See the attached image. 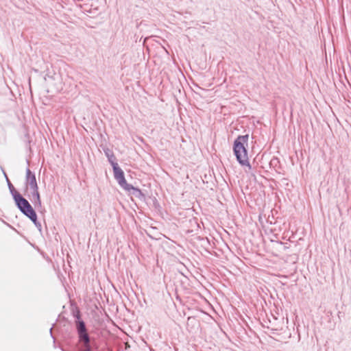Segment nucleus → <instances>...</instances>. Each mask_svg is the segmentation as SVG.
I'll list each match as a JSON object with an SVG mask.
<instances>
[{"label":"nucleus","mask_w":351,"mask_h":351,"mask_svg":"<svg viewBox=\"0 0 351 351\" xmlns=\"http://www.w3.org/2000/svg\"><path fill=\"white\" fill-rule=\"evenodd\" d=\"M104 153H105V155L106 156V157L108 158V160L110 163L112 167L113 166V164H118L116 162V157L112 150L107 148V149H104Z\"/></svg>","instance_id":"8"},{"label":"nucleus","mask_w":351,"mask_h":351,"mask_svg":"<svg viewBox=\"0 0 351 351\" xmlns=\"http://www.w3.org/2000/svg\"><path fill=\"white\" fill-rule=\"evenodd\" d=\"M112 169L114 179L117 181L120 186L124 189L128 183L125 178L123 171L120 168L118 164H113Z\"/></svg>","instance_id":"6"},{"label":"nucleus","mask_w":351,"mask_h":351,"mask_svg":"<svg viewBox=\"0 0 351 351\" xmlns=\"http://www.w3.org/2000/svg\"><path fill=\"white\" fill-rule=\"evenodd\" d=\"M3 174L5 177V179H6V181H7V183H8V186L9 188V190H10V192L14 200V202H15V204L16 206H19V204H21V203H23L24 201L26 200V199L25 197H23L22 196L21 194H20L16 189L14 187L13 184L11 183V182L10 181L7 174L5 173V172L3 171Z\"/></svg>","instance_id":"5"},{"label":"nucleus","mask_w":351,"mask_h":351,"mask_svg":"<svg viewBox=\"0 0 351 351\" xmlns=\"http://www.w3.org/2000/svg\"><path fill=\"white\" fill-rule=\"evenodd\" d=\"M278 162V161L277 158H274V159H272V160H271L270 164H271V165H272V164H275V162Z\"/></svg>","instance_id":"11"},{"label":"nucleus","mask_w":351,"mask_h":351,"mask_svg":"<svg viewBox=\"0 0 351 351\" xmlns=\"http://www.w3.org/2000/svg\"><path fill=\"white\" fill-rule=\"evenodd\" d=\"M25 192L28 190L31 191V195H29V197L32 196V198L30 199L33 202L35 207H41V200L40 193L38 191V186L36 182L35 173L27 168L26 169L25 175Z\"/></svg>","instance_id":"3"},{"label":"nucleus","mask_w":351,"mask_h":351,"mask_svg":"<svg viewBox=\"0 0 351 351\" xmlns=\"http://www.w3.org/2000/svg\"><path fill=\"white\" fill-rule=\"evenodd\" d=\"M342 69L344 71V73H346V69H345V67L344 66H342V67H338V71L339 72L340 71V69Z\"/></svg>","instance_id":"12"},{"label":"nucleus","mask_w":351,"mask_h":351,"mask_svg":"<svg viewBox=\"0 0 351 351\" xmlns=\"http://www.w3.org/2000/svg\"><path fill=\"white\" fill-rule=\"evenodd\" d=\"M50 333H51V335L52 336V328H51V329H50Z\"/></svg>","instance_id":"13"},{"label":"nucleus","mask_w":351,"mask_h":351,"mask_svg":"<svg viewBox=\"0 0 351 351\" xmlns=\"http://www.w3.org/2000/svg\"><path fill=\"white\" fill-rule=\"evenodd\" d=\"M71 311L72 315L75 318L74 325L82 351H93L95 339L90 335L86 324L81 317L80 308L75 306Z\"/></svg>","instance_id":"1"},{"label":"nucleus","mask_w":351,"mask_h":351,"mask_svg":"<svg viewBox=\"0 0 351 351\" xmlns=\"http://www.w3.org/2000/svg\"><path fill=\"white\" fill-rule=\"evenodd\" d=\"M125 191L129 192L131 195L136 198L143 200L145 199V196L141 189L133 186L132 184H128L123 189Z\"/></svg>","instance_id":"7"},{"label":"nucleus","mask_w":351,"mask_h":351,"mask_svg":"<svg viewBox=\"0 0 351 351\" xmlns=\"http://www.w3.org/2000/svg\"><path fill=\"white\" fill-rule=\"evenodd\" d=\"M249 136L240 135L234 141L233 152L239 163L242 166H246L248 169H251L252 167L248 161L247 151L244 146L247 145Z\"/></svg>","instance_id":"2"},{"label":"nucleus","mask_w":351,"mask_h":351,"mask_svg":"<svg viewBox=\"0 0 351 351\" xmlns=\"http://www.w3.org/2000/svg\"><path fill=\"white\" fill-rule=\"evenodd\" d=\"M348 70L351 71V66L347 67Z\"/></svg>","instance_id":"14"},{"label":"nucleus","mask_w":351,"mask_h":351,"mask_svg":"<svg viewBox=\"0 0 351 351\" xmlns=\"http://www.w3.org/2000/svg\"><path fill=\"white\" fill-rule=\"evenodd\" d=\"M53 67H51V69L47 68L46 70V74L45 79L46 80L47 77L49 78H54V75H56V72L53 71Z\"/></svg>","instance_id":"9"},{"label":"nucleus","mask_w":351,"mask_h":351,"mask_svg":"<svg viewBox=\"0 0 351 351\" xmlns=\"http://www.w3.org/2000/svg\"><path fill=\"white\" fill-rule=\"evenodd\" d=\"M16 207L24 215L28 217L34 223L40 231L41 230L42 226L37 220V215L27 199Z\"/></svg>","instance_id":"4"},{"label":"nucleus","mask_w":351,"mask_h":351,"mask_svg":"<svg viewBox=\"0 0 351 351\" xmlns=\"http://www.w3.org/2000/svg\"><path fill=\"white\" fill-rule=\"evenodd\" d=\"M276 243L280 245V247L282 248V251H285L287 249H288L289 247L287 245V243H284L281 241H280V242L278 241V242H276Z\"/></svg>","instance_id":"10"}]
</instances>
